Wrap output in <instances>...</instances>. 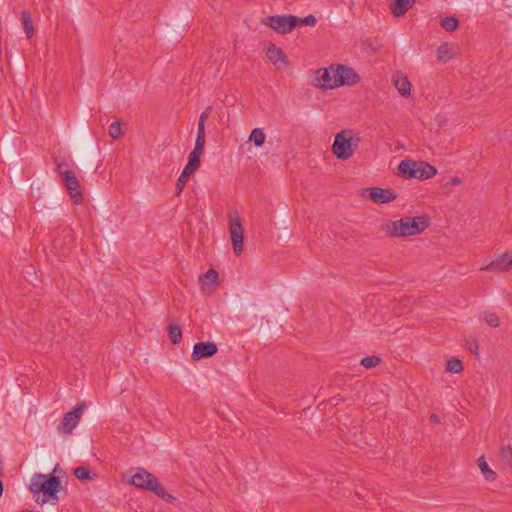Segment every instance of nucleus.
Returning a JSON list of instances; mask_svg holds the SVG:
<instances>
[{
	"label": "nucleus",
	"mask_w": 512,
	"mask_h": 512,
	"mask_svg": "<svg viewBox=\"0 0 512 512\" xmlns=\"http://www.w3.org/2000/svg\"><path fill=\"white\" fill-rule=\"evenodd\" d=\"M58 471L59 465H56L51 474L38 473L32 476L29 489L38 504L55 505L58 502L61 489V481L55 476Z\"/></svg>",
	"instance_id": "1"
},
{
	"label": "nucleus",
	"mask_w": 512,
	"mask_h": 512,
	"mask_svg": "<svg viewBox=\"0 0 512 512\" xmlns=\"http://www.w3.org/2000/svg\"><path fill=\"white\" fill-rule=\"evenodd\" d=\"M429 224L430 218L426 215L407 216L386 222L382 230L389 237L406 238L422 234Z\"/></svg>",
	"instance_id": "2"
},
{
	"label": "nucleus",
	"mask_w": 512,
	"mask_h": 512,
	"mask_svg": "<svg viewBox=\"0 0 512 512\" xmlns=\"http://www.w3.org/2000/svg\"><path fill=\"white\" fill-rule=\"evenodd\" d=\"M124 480L143 490L152 491L167 502H173L175 497L169 494L159 480L142 467H133L124 475Z\"/></svg>",
	"instance_id": "3"
},
{
	"label": "nucleus",
	"mask_w": 512,
	"mask_h": 512,
	"mask_svg": "<svg viewBox=\"0 0 512 512\" xmlns=\"http://www.w3.org/2000/svg\"><path fill=\"white\" fill-rule=\"evenodd\" d=\"M360 142L361 138L356 131L343 129L335 134L331 151L338 160L346 161L353 157Z\"/></svg>",
	"instance_id": "4"
},
{
	"label": "nucleus",
	"mask_w": 512,
	"mask_h": 512,
	"mask_svg": "<svg viewBox=\"0 0 512 512\" xmlns=\"http://www.w3.org/2000/svg\"><path fill=\"white\" fill-rule=\"evenodd\" d=\"M437 173L436 167L430 163L413 159H404L397 167V174L404 179L425 181L435 177Z\"/></svg>",
	"instance_id": "5"
},
{
	"label": "nucleus",
	"mask_w": 512,
	"mask_h": 512,
	"mask_svg": "<svg viewBox=\"0 0 512 512\" xmlns=\"http://www.w3.org/2000/svg\"><path fill=\"white\" fill-rule=\"evenodd\" d=\"M334 88L350 87L361 82V76L351 66L340 63H332Z\"/></svg>",
	"instance_id": "6"
},
{
	"label": "nucleus",
	"mask_w": 512,
	"mask_h": 512,
	"mask_svg": "<svg viewBox=\"0 0 512 512\" xmlns=\"http://www.w3.org/2000/svg\"><path fill=\"white\" fill-rule=\"evenodd\" d=\"M262 23L279 34H289L298 25V17L293 15L269 16Z\"/></svg>",
	"instance_id": "7"
},
{
	"label": "nucleus",
	"mask_w": 512,
	"mask_h": 512,
	"mask_svg": "<svg viewBox=\"0 0 512 512\" xmlns=\"http://www.w3.org/2000/svg\"><path fill=\"white\" fill-rule=\"evenodd\" d=\"M310 84L320 90H334L332 64L318 68L310 73Z\"/></svg>",
	"instance_id": "8"
},
{
	"label": "nucleus",
	"mask_w": 512,
	"mask_h": 512,
	"mask_svg": "<svg viewBox=\"0 0 512 512\" xmlns=\"http://www.w3.org/2000/svg\"><path fill=\"white\" fill-rule=\"evenodd\" d=\"M59 175L65 183V186L71 198L76 203H80L82 200V193L79 188V181L75 176L74 172L70 169V167L67 164L61 163L59 165Z\"/></svg>",
	"instance_id": "9"
},
{
	"label": "nucleus",
	"mask_w": 512,
	"mask_h": 512,
	"mask_svg": "<svg viewBox=\"0 0 512 512\" xmlns=\"http://www.w3.org/2000/svg\"><path fill=\"white\" fill-rule=\"evenodd\" d=\"M229 231L234 253L241 255L243 252L244 228L236 213L229 215Z\"/></svg>",
	"instance_id": "10"
},
{
	"label": "nucleus",
	"mask_w": 512,
	"mask_h": 512,
	"mask_svg": "<svg viewBox=\"0 0 512 512\" xmlns=\"http://www.w3.org/2000/svg\"><path fill=\"white\" fill-rule=\"evenodd\" d=\"M264 52L276 70H284L289 67V61L280 47L269 42L264 46Z\"/></svg>",
	"instance_id": "11"
},
{
	"label": "nucleus",
	"mask_w": 512,
	"mask_h": 512,
	"mask_svg": "<svg viewBox=\"0 0 512 512\" xmlns=\"http://www.w3.org/2000/svg\"><path fill=\"white\" fill-rule=\"evenodd\" d=\"M362 196L376 204H387L397 198L392 190L381 187L366 188L362 191Z\"/></svg>",
	"instance_id": "12"
},
{
	"label": "nucleus",
	"mask_w": 512,
	"mask_h": 512,
	"mask_svg": "<svg viewBox=\"0 0 512 512\" xmlns=\"http://www.w3.org/2000/svg\"><path fill=\"white\" fill-rule=\"evenodd\" d=\"M84 406L78 405L72 410L65 413L63 420L59 426V431L64 434H71L73 429L77 427L79 420L83 414Z\"/></svg>",
	"instance_id": "13"
},
{
	"label": "nucleus",
	"mask_w": 512,
	"mask_h": 512,
	"mask_svg": "<svg viewBox=\"0 0 512 512\" xmlns=\"http://www.w3.org/2000/svg\"><path fill=\"white\" fill-rule=\"evenodd\" d=\"M218 347L213 342H199L194 344L192 357L194 360H200L215 355Z\"/></svg>",
	"instance_id": "14"
},
{
	"label": "nucleus",
	"mask_w": 512,
	"mask_h": 512,
	"mask_svg": "<svg viewBox=\"0 0 512 512\" xmlns=\"http://www.w3.org/2000/svg\"><path fill=\"white\" fill-rule=\"evenodd\" d=\"M218 279V272L214 269H209L199 279L202 291L207 294H212L218 285Z\"/></svg>",
	"instance_id": "15"
},
{
	"label": "nucleus",
	"mask_w": 512,
	"mask_h": 512,
	"mask_svg": "<svg viewBox=\"0 0 512 512\" xmlns=\"http://www.w3.org/2000/svg\"><path fill=\"white\" fill-rule=\"evenodd\" d=\"M392 82L396 90L403 97H409L411 94V83L409 81L408 76L401 72L397 71L392 76Z\"/></svg>",
	"instance_id": "16"
},
{
	"label": "nucleus",
	"mask_w": 512,
	"mask_h": 512,
	"mask_svg": "<svg viewBox=\"0 0 512 512\" xmlns=\"http://www.w3.org/2000/svg\"><path fill=\"white\" fill-rule=\"evenodd\" d=\"M480 269L492 271L495 273H501L504 271H508L505 254L501 253V254L495 255L494 258L490 262L483 264Z\"/></svg>",
	"instance_id": "17"
},
{
	"label": "nucleus",
	"mask_w": 512,
	"mask_h": 512,
	"mask_svg": "<svg viewBox=\"0 0 512 512\" xmlns=\"http://www.w3.org/2000/svg\"><path fill=\"white\" fill-rule=\"evenodd\" d=\"M415 3V0H396L392 5V13L395 17H402Z\"/></svg>",
	"instance_id": "18"
},
{
	"label": "nucleus",
	"mask_w": 512,
	"mask_h": 512,
	"mask_svg": "<svg viewBox=\"0 0 512 512\" xmlns=\"http://www.w3.org/2000/svg\"><path fill=\"white\" fill-rule=\"evenodd\" d=\"M477 464L485 480L490 482L496 480V473L489 467L484 456L478 459Z\"/></svg>",
	"instance_id": "19"
},
{
	"label": "nucleus",
	"mask_w": 512,
	"mask_h": 512,
	"mask_svg": "<svg viewBox=\"0 0 512 512\" xmlns=\"http://www.w3.org/2000/svg\"><path fill=\"white\" fill-rule=\"evenodd\" d=\"M201 155H202L201 152L192 150L189 153L188 162L185 165L184 169L189 171V172L194 173L198 169V167L200 166Z\"/></svg>",
	"instance_id": "20"
},
{
	"label": "nucleus",
	"mask_w": 512,
	"mask_h": 512,
	"mask_svg": "<svg viewBox=\"0 0 512 512\" xmlns=\"http://www.w3.org/2000/svg\"><path fill=\"white\" fill-rule=\"evenodd\" d=\"M266 136L261 128H254L248 137L249 142H252L253 145L257 148L261 147L265 142Z\"/></svg>",
	"instance_id": "21"
},
{
	"label": "nucleus",
	"mask_w": 512,
	"mask_h": 512,
	"mask_svg": "<svg viewBox=\"0 0 512 512\" xmlns=\"http://www.w3.org/2000/svg\"><path fill=\"white\" fill-rule=\"evenodd\" d=\"M22 23H23V30L25 32V35L27 38H32L34 35V27L32 23V19L30 16V13L27 11L22 12Z\"/></svg>",
	"instance_id": "22"
},
{
	"label": "nucleus",
	"mask_w": 512,
	"mask_h": 512,
	"mask_svg": "<svg viewBox=\"0 0 512 512\" xmlns=\"http://www.w3.org/2000/svg\"><path fill=\"white\" fill-rule=\"evenodd\" d=\"M436 57L439 61L447 62L452 57V47L449 44L440 45L436 49Z\"/></svg>",
	"instance_id": "23"
},
{
	"label": "nucleus",
	"mask_w": 512,
	"mask_h": 512,
	"mask_svg": "<svg viewBox=\"0 0 512 512\" xmlns=\"http://www.w3.org/2000/svg\"><path fill=\"white\" fill-rule=\"evenodd\" d=\"M464 366L460 359L450 358L446 361V371L453 374H459L463 371Z\"/></svg>",
	"instance_id": "24"
},
{
	"label": "nucleus",
	"mask_w": 512,
	"mask_h": 512,
	"mask_svg": "<svg viewBox=\"0 0 512 512\" xmlns=\"http://www.w3.org/2000/svg\"><path fill=\"white\" fill-rule=\"evenodd\" d=\"M441 27L449 32L455 31L458 28L459 21L455 17H443L440 21Z\"/></svg>",
	"instance_id": "25"
},
{
	"label": "nucleus",
	"mask_w": 512,
	"mask_h": 512,
	"mask_svg": "<svg viewBox=\"0 0 512 512\" xmlns=\"http://www.w3.org/2000/svg\"><path fill=\"white\" fill-rule=\"evenodd\" d=\"M500 459L504 465H512V447L510 445H503L501 447Z\"/></svg>",
	"instance_id": "26"
},
{
	"label": "nucleus",
	"mask_w": 512,
	"mask_h": 512,
	"mask_svg": "<svg viewBox=\"0 0 512 512\" xmlns=\"http://www.w3.org/2000/svg\"><path fill=\"white\" fill-rule=\"evenodd\" d=\"M74 475L79 480H91L95 478V474L91 473L90 470L84 466L75 468Z\"/></svg>",
	"instance_id": "27"
},
{
	"label": "nucleus",
	"mask_w": 512,
	"mask_h": 512,
	"mask_svg": "<svg viewBox=\"0 0 512 512\" xmlns=\"http://www.w3.org/2000/svg\"><path fill=\"white\" fill-rule=\"evenodd\" d=\"M205 146V129H198L193 150L203 153Z\"/></svg>",
	"instance_id": "28"
},
{
	"label": "nucleus",
	"mask_w": 512,
	"mask_h": 512,
	"mask_svg": "<svg viewBox=\"0 0 512 512\" xmlns=\"http://www.w3.org/2000/svg\"><path fill=\"white\" fill-rule=\"evenodd\" d=\"M482 319L491 327H498L500 325L498 316L493 312H484Z\"/></svg>",
	"instance_id": "29"
},
{
	"label": "nucleus",
	"mask_w": 512,
	"mask_h": 512,
	"mask_svg": "<svg viewBox=\"0 0 512 512\" xmlns=\"http://www.w3.org/2000/svg\"><path fill=\"white\" fill-rule=\"evenodd\" d=\"M169 338L174 344L179 343L182 339V331H181L180 327L175 326V325H170L169 326Z\"/></svg>",
	"instance_id": "30"
},
{
	"label": "nucleus",
	"mask_w": 512,
	"mask_h": 512,
	"mask_svg": "<svg viewBox=\"0 0 512 512\" xmlns=\"http://www.w3.org/2000/svg\"><path fill=\"white\" fill-rule=\"evenodd\" d=\"M109 136L113 139H119L122 136V127L119 122H113L108 129Z\"/></svg>",
	"instance_id": "31"
},
{
	"label": "nucleus",
	"mask_w": 512,
	"mask_h": 512,
	"mask_svg": "<svg viewBox=\"0 0 512 512\" xmlns=\"http://www.w3.org/2000/svg\"><path fill=\"white\" fill-rule=\"evenodd\" d=\"M380 363L378 356H367L361 360V365L367 369L376 367Z\"/></svg>",
	"instance_id": "32"
},
{
	"label": "nucleus",
	"mask_w": 512,
	"mask_h": 512,
	"mask_svg": "<svg viewBox=\"0 0 512 512\" xmlns=\"http://www.w3.org/2000/svg\"><path fill=\"white\" fill-rule=\"evenodd\" d=\"M192 172H189L185 169H183L182 173L180 174L178 181H177V188L179 191H182L186 183L188 182L190 176L192 175Z\"/></svg>",
	"instance_id": "33"
},
{
	"label": "nucleus",
	"mask_w": 512,
	"mask_h": 512,
	"mask_svg": "<svg viewBox=\"0 0 512 512\" xmlns=\"http://www.w3.org/2000/svg\"><path fill=\"white\" fill-rule=\"evenodd\" d=\"M211 114V107H207L201 114H200V117H199V121H198V129H205V123L207 121V119L209 118Z\"/></svg>",
	"instance_id": "34"
},
{
	"label": "nucleus",
	"mask_w": 512,
	"mask_h": 512,
	"mask_svg": "<svg viewBox=\"0 0 512 512\" xmlns=\"http://www.w3.org/2000/svg\"><path fill=\"white\" fill-rule=\"evenodd\" d=\"M298 24H303L306 26H314L316 24V18L313 15H308L303 18L298 17Z\"/></svg>",
	"instance_id": "35"
},
{
	"label": "nucleus",
	"mask_w": 512,
	"mask_h": 512,
	"mask_svg": "<svg viewBox=\"0 0 512 512\" xmlns=\"http://www.w3.org/2000/svg\"><path fill=\"white\" fill-rule=\"evenodd\" d=\"M462 184V179L458 176H455V177H452L451 179L447 180L445 183H444V186L445 187H448V186H458V185H461Z\"/></svg>",
	"instance_id": "36"
},
{
	"label": "nucleus",
	"mask_w": 512,
	"mask_h": 512,
	"mask_svg": "<svg viewBox=\"0 0 512 512\" xmlns=\"http://www.w3.org/2000/svg\"><path fill=\"white\" fill-rule=\"evenodd\" d=\"M504 254H505L508 270H511L512 269V252H505Z\"/></svg>",
	"instance_id": "37"
},
{
	"label": "nucleus",
	"mask_w": 512,
	"mask_h": 512,
	"mask_svg": "<svg viewBox=\"0 0 512 512\" xmlns=\"http://www.w3.org/2000/svg\"><path fill=\"white\" fill-rule=\"evenodd\" d=\"M468 349L475 355H477L479 352L478 344L474 341L469 344Z\"/></svg>",
	"instance_id": "38"
},
{
	"label": "nucleus",
	"mask_w": 512,
	"mask_h": 512,
	"mask_svg": "<svg viewBox=\"0 0 512 512\" xmlns=\"http://www.w3.org/2000/svg\"><path fill=\"white\" fill-rule=\"evenodd\" d=\"M430 419H431V421H432V422H434V423H438V422H439V417H438L436 414H432V415L430 416Z\"/></svg>",
	"instance_id": "39"
},
{
	"label": "nucleus",
	"mask_w": 512,
	"mask_h": 512,
	"mask_svg": "<svg viewBox=\"0 0 512 512\" xmlns=\"http://www.w3.org/2000/svg\"><path fill=\"white\" fill-rule=\"evenodd\" d=\"M3 494V485H2V482L0 481V497L2 496Z\"/></svg>",
	"instance_id": "40"
}]
</instances>
